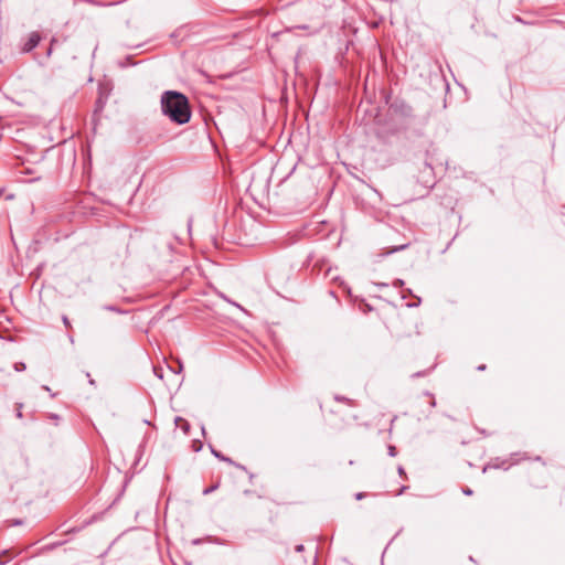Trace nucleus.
Masks as SVG:
<instances>
[{"label":"nucleus","instance_id":"nucleus-1","mask_svg":"<svg viewBox=\"0 0 565 565\" xmlns=\"http://www.w3.org/2000/svg\"><path fill=\"white\" fill-rule=\"evenodd\" d=\"M161 109L163 115L178 125L186 124L191 118L188 98L175 90H167L161 95Z\"/></svg>","mask_w":565,"mask_h":565},{"label":"nucleus","instance_id":"nucleus-2","mask_svg":"<svg viewBox=\"0 0 565 565\" xmlns=\"http://www.w3.org/2000/svg\"><path fill=\"white\" fill-rule=\"evenodd\" d=\"M40 35L36 32H32L25 43L23 44L22 51L30 52L32 51L40 42Z\"/></svg>","mask_w":565,"mask_h":565},{"label":"nucleus","instance_id":"nucleus-3","mask_svg":"<svg viewBox=\"0 0 565 565\" xmlns=\"http://www.w3.org/2000/svg\"><path fill=\"white\" fill-rule=\"evenodd\" d=\"M175 425L178 427H180L182 430H184V433L189 431L190 425H189V423L185 419H183L181 417H177L175 418Z\"/></svg>","mask_w":565,"mask_h":565},{"label":"nucleus","instance_id":"nucleus-4","mask_svg":"<svg viewBox=\"0 0 565 565\" xmlns=\"http://www.w3.org/2000/svg\"><path fill=\"white\" fill-rule=\"evenodd\" d=\"M103 308L105 310H108V311H113V312H117V313H124L122 310H120L119 308H117L115 306H104Z\"/></svg>","mask_w":565,"mask_h":565},{"label":"nucleus","instance_id":"nucleus-5","mask_svg":"<svg viewBox=\"0 0 565 565\" xmlns=\"http://www.w3.org/2000/svg\"><path fill=\"white\" fill-rule=\"evenodd\" d=\"M25 367H26L25 364L22 363V362H19V363L14 364V370L18 371V372L24 371Z\"/></svg>","mask_w":565,"mask_h":565},{"label":"nucleus","instance_id":"nucleus-6","mask_svg":"<svg viewBox=\"0 0 565 565\" xmlns=\"http://www.w3.org/2000/svg\"><path fill=\"white\" fill-rule=\"evenodd\" d=\"M211 450H212V454H213L215 457H217V458H220V459H222V460H224V461H230V459H228V458H225L224 456H222V455H221L218 451H216L215 449L211 448Z\"/></svg>","mask_w":565,"mask_h":565},{"label":"nucleus","instance_id":"nucleus-7","mask_svg":"<svg viewBox=\"0 0 565 565\" xmlns=\"http://www.w3.org/2000/svg\"><path fill=\"white\" fill-rule=\"evenodd\" d=\"M396 454H397V451H396L395 446H392V445H391V446H388V455H390L391 457H395V456H396Z\"/></svg>","mask_w":565,"mask_h":565},{"label":"nucleus","instance_id":"nucleus-8","mask_svg":"<svg viewBox=\"0 0 565 565\" xmlns=\"http://www.w3.org/2000/svg\"><path fill=\"white\" fill-rule=\"evenodd\" d=\"M215 489H216V487H215V486H213V487H211V488H206V489H204V490H203V494H205V495H206V494L211 493L212 491H214Z\"/></svg>","mask_w":565,"mask_h":565},{"label":"nucleus","instance_id":"nucleus-9","mask_svg":"<svg viewBox=\"0 0 565 565\" xmlns=\"http://www.w3.org/2000/svg\"><path fill=\"white\" fill-rule=\"evenodd\" d=\"M63 323L65 324V327L70 328L71 327V323H70V320L67 319L66 316L63 317Z\"/></svg>","mask_w":565,"mask_h":565},{"label":"nucleus","instance_id":"nucleus-10","mask_svg":"<svg viewBox=\"0 0 565 565\" xmlns=\"http://www.w3.org/2000/svg\"><path fill=\"white\" fill-rule=\"evenodd\" d=\"M462 492L466 494V495H471L472 494V490L470 488H465L462 490Z\"/></svg>","mask_w":565,"mask_h":565},{"label":"nucleus","instance_id":"nucleus-11","mask_svg":"<svg viewBox=\"0 0 565 565\" xmlns=\"http://www.w3.org/2000/svg\"><path fill=\"white\" fill-rule=\"evenodd\" d=\"M398 475H399L401 477H404V476H405V470H404V468H403V467H398Z\"/></svg>","mask_w":565,"mask_h":565},{"label":"nucleus","instance_id":"nucleus-12","mask_svg":"<svg viewBox=\"0 0 565 565\" xmlns=\"http://www.w3.org/2000/svg\"><path fill=\"white\" fill-rule=\"evenodd\" d=\"M402 285H403V280H399V279L394 282V286H396V287H399Z\"/></svg>","mask_w":565,"mask_h":565},{"label":"nucleus","instance_id":"nucleus-13","mask_svg":"<svg viewBox=\"0 0 565 565\" xmlns=\"http://www.w3.org/2000/svg\"><path fill=\"white\" fill-rule=\"evenodd\" d=\"M202 448V444L199 441L198 443V447L194 448L195 451H200V449Z\"/></svg>","mask_w":565,"mask_h":565},{"label":"nucleus","instance_id":"nucleus-14","mask_svg":"<svg viewBox=\"0 0 565 565\" xmlns=\"http://www.w3.org/2000/svg\"><path fill=\"white\" fill-rule=\"evenodd\" d=\"M363 497H364V493H362V492H360V493H358V494H356V499H358V500H361Z\"/></svg>","mask_w":565,"mask_h":565},{"label":"nucleus","instance_id":"nucleus-15","mask_svg":"<svg viewBox=\"0 0 565 565\" xmlns=\"http://www.w3.org/2000/svg\"><path fill=\"white\" fill-rule=\"evenodd\" d=\"M302 550H303V546H302V545H297V546H296V551H297V552H301Z\"/></svg>","mask_w":565,"mask_h":565},{"label":"nucleus","instance_id":"nucleus-16","mask_svg":"<svg viewBox=\"0 0 565 565\" xmlns=\"http://www.w3.org/2000/svg\"><path fill=\"white\" fill-rule=\"evenodd\" d=\"M484 369H486V365H480V366H478V370H479V371H483Z\"/></svg>","mask_w":565,"mask_h":565},{"label":"nucleus","instance_id":"nucleus-17","mask_svg":"<svg viewBox=\"0 0 565 565\" xmlns=\"http://www.w3.org/2000/svg\"><path fill=\"white\" fill-rule=\"evenodd\" d=\"M233 305H234V306H236L237 308H239L241 310H244V309L241 307V305L235 303V302H233Z\"/></svg>","mask_w":565,"mask_h":565},{"label":"nucleus","instance_id":"nucleus-18","mask_svg":"<svg viewBox=\"0 0 565 565\" xmlns=\"http://www.w3.org/2000/svg\"><path fill=\"white\" fill-rule=\"evenodd\" d=\"M43 390H45V391H47V392H50V391H51V390H50V387H49V386H46V385H44V386H43Z\"/></svg>","mask_w":565,"mask_h":565},{"label":"nucleus","instance_id":"nucleus-19","mask_svg":"<svg viewBox=\"0 0 565 565\" xmlns=\"http://www.w3.org/2000/svg\"><path fill=\"white\" fill-rule=\"evenodd\" d=\"M405 246H399L398 248H395L394 250L403 249Z\"/></svg>","mask_w":565,"mask_h":565},{"label":"nucleus","instance_id":"nucleus-20","mask_svg":"<svg viewBox=\"0 0 565 565\" xmlns=\"http://www.w3.org/2000/svg\"><path fill=\"white\" fill-rule=\"evenodd\" d=\"M17 415H18V417L22 416L21 412H17Z\"/></svg>","mask_w":565,"mask_h":565},{"label":"nucleus","instance_id":"nucleus-21","mask_svg":"<svg viewBox=\"0 0 565 565\" xmlns=\"http://www.w3.org/2000/svg\"><path fill=\"white\" fill-rule=\"evenodd\" d=\"M154 372H157V370H156V369H154ZM156 374H157L159 377H162V374H158V373H156Z\"/></svg>","mask_w":565,"mask_h":565}]
</instances>
